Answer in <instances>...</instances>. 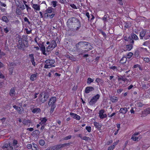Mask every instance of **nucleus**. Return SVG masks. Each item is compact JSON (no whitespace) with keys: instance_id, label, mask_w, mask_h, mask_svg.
Returning <instances> with one entry per match:
<instances>
[{"instance_id":"nucleus-11","label":"nucleus","mask_w":150,"mask_h":150,"mask_svg":"<svg viewBox=\"0 0 150 150\" xmlns=\"http://www.w3.org/2000/svg\"><path fill=\"white\" fill-rule=\"evenodd\" d=\"M38 74L37 73H35V74H32L30 78V80L32 81H34L37 79L38 76Z\"/></svg>"},{"instance_id":"nucleus-34","label":"nucleus","mask_w":150,"mask_h":150,"mask_svg":"<svg viewBox=\"0 0 150 150\" xmlns=\"http://www.w3.org/2000/svg\"><path fill=\"white\" fill-rule=\"evenodd\" d=\"M110 100L112 102H115L118 100L117 98L115 97H113L110 98Z\"/></svg>"},{"instance_id":"nucleus-8","label":"nucleus","mask_w":150,"mask_h":150,"mask_svg":"<svg viewBox=\"0 0 150 150\" xmlns=\"http://www.w3.org/2000/svg\"><path fill=\"white\" fill-rule=\"evenodd\" d=\"M150 114V108H146L142 112L141 117H145L147 115Z\"/></svg>"},{"instance_id":"nucleus-29","label":"nucleus","mask_w":150,"mask_h":150,"mask_svg":"<svg viewBox=\"0 0 150 150\" xmlns=\"http://www.w3.org/2000/svg\"><path fill=\"white\" fill-rule=\"evenodd\" d=\"M22 122L25 125H27L28 123H30V121L29 120H23Z\"/></svg>"},{"instance_id":"nucleus-35","label":"nucleus","mask_w":150,"mask_h":150,"mask_svg":"<svg viewBox=\"0 0 150 150\" xmlns=\"http://www.w3.org/2000/svg\"><path fill=\"white\" fill-rule=\"evenodd\" d=\"M82 139L83 140L85 141H90V140H91V139L90 137H86V136H83V138H82Z\"/></svg>"},{"instance_id":"nucleus-3","label":"nucleus","mask_w":150,"mask_h":150,"mask_svg":"<svg viewBox=\"0 0 150 150\" xmlns=\"http://www.w3.org/2000/svg\"><path fill=\"white\" fill-rule=\"evenodd\" d=\"M79 22L80 21L78 19L75 17H72L68 20L67 23L68 26H69L70 25H73V23H76V24H78Z\"/></svg>"},{"instance_id":"nucleus-33","label":"nucleus","mask_w":150,"mask_h":150,"mask_svg":"<svg viewBox=\"0 0 150 150\" xmlns=\"http://www.w3.org/2000/svg\"><path fill=\"white\" fill-rule=\"evenodd\" d=\"M2 20L3 21L5 22L6 23H7L8 22V20L7 17L5 16H4L2 17Z\"/></svg>"},{"instance_id":"nucleus-24","label":"nucleus","mask_w":150,"mask_h":150,"mask_svg":"<svg viewBox=\"0 0 150 150\" xmlns=\"http://www.w3.org/2000/svg\"><path fill=\"white\" fill-rule=\"evenodd\" d=\"M53 8L51 7H49L46 10V12H47L48 13H51L52 12Z\"/></svg>"},{"instance_id":"nucleus-47","label":"nucleus","mask_w":150,"mask_h":150,"mask_svg":"<svg viewBox=\"0 0 150 150\" xmlns=\"http://www.w3.org/2000/svg\"><path fill=\"white\" fill-rule=\"evenodd\" d=\"M131 139H133L134 141H136L137 140H138V138L137 137H135V136L132 135L131 137Z\"/></svg>"},{"instance_id":"nucleus-38","label":"nucleus","mask_w":150,"mask_h":150,"mask_svg":"<svg viewBox=\"0 0 150 150\" xmlns=\"http://www.w3.org/2000/svg\"><path fill=\"white\" fill-rule=\"evenodd\" d=\"M133 54L132 53L130 52L127 54L126 57L127 58L130 59L132 57Z\"/></svg>"},{"instance_id":"nucleus-62","label":"nucleus","mask_w":150,"mask_h":150,"mask_svg":"<svg viewBox=\"0 0 150 150\" xmlns=\"http://www.w3.org/2000/svg\"><path fill=\"white\" fill-rule=\"evenodd\" d=\"M144 60L146 62H149L150 61L149 59L148 58H144Z\"/></svg>"},{"instance_id":"nucleus-51","label":"nucleus","mask_w":150,"mask_h":150,"mask_svg":"<svg viewBox=\"0 0 150 150\" xmlns=\"http://www.w3.org/2000/svg\"><path fill=\"white\" fill-rule=\"evenodd\" d=\"M86 129L88 132H90L91 131V127L90 126H86Z\"/></svg>"},{"instance_id":"nucleus-57","label":"nucleus","mask_w":150,"mask_h":150,"mask_svg":"<svg viewBox=\"0 0 150 150\" xmlns=\"http://www.w3.org/2000/svg\"><path fill=\"white\" fill-rule=\"evenodd\" d=\"M4 31L6 33H7L9 31V30L8 28L7 27H6L5 28H4Z\"/></svg>"},{"instance_id":"nucleus-52","label":"nucleus","mask_w":150,"mask_h":150,"mask_svg":"<svg viewBox=\"0 0 150 150\" xmlns=\"http://www.w3.org/2000/svg\"><path fill=\"white\" fill-rule=\"evenodd\" d=\"M55 15V12H53V13L52 14H51V15H49V17L50 18H53L54 16V15Z\"/></svg>"},{"instance_id":"nucleus-16","label":"nucleus","mask_w":150,"mask_h":150,"mask_svg":"<svg viewBox=\"0 0 150 150\" xmlns=\"http://www.w3.org/2000/svg\"><path fill=\"white\" fill-rule=\"evenodd\" d=\"M132 48V45H127L125 46V47L124 50V51L127 50L129 51L131 50Z\"/></svg>"},{"instance_id":"nucleus-4","label":"nucleus","mask_w":150,"mask_h":150,"mask_svg":"<svg viewBox=\"0 0 150 150\" xmlns=\"http://www.w3.org/2000/svg\"><path fill=\"white\" fill-rule=\"evenodd\" d=\"M78 45L79 46V47H84L85 45L89 46V48H86L88 50H90L92 49V46L91 44L88 42H86L81 41L78 43Z\"/></svg>"},{"instance_id":"nucleus-37","label":"nucleus","mask_w":150,"mask_h":150,"mask_svg":"<svg viewBox=\"0 0 150 150\" xmlns=\"http://www.w3.org/2000/svg\"><path fill=\"white\" fill-rule=\"evenodd\" d=\"M16 13L18 15H20L21 14V11L20 10V8H17L16 9Z\"/></svg>"},{"instance_id":"nucleus-46","label":"nucleus","mask_w":150,"mask_h":150,"mask_svg":"<svg viewBox=\"0 0 150 150\" xmlns=\"http://www.w3.org/2000/svg\"><path fill=\"white\" fill-rule=\"evenodd\" d=\"M71 135H69L65 137L64 138V140H67L71 139Z\"/></svg>"},{"instance_id":"nucleus-50","label":"nucleus","mask_w":150,"mask_h":150,"mask_svg":"<svg viewBox=\"0 0 150 150\" xmlns=\"http://www.w3.org/2000/svg\"><path fill=\"white\" fill-rule=\"evenodd\" d=\"M122 80L124 81H125L127 80V79L124 78L123 76H121L120 78H119V80Z\"/></svg>"},{"instance_id":"nucleus-22","label":"nucleus","mask_w":150,"mask_h":150,"mask_svg":"<svg viewBox=\"0 0 150 150\" xmlns=\"http://www.w3.org/2000/svg\"><path fill=\"white\" fill-rule=\"evenodd\" d=\"M41 111V109L39 108H35L33 109L32 111V112L34 113L40 112Z\"/></svg>"},{"instance_id":"nucleus-9","label":"nucleus","mask_w":150,"mask_h":150,"mask_svg":"<svg viewBox=\"0 0 150 150\" xmlns=\"http://www.w3.org/2000/svg\"><path fill=\"white\" fill-rule=\"evenodd\" d=\"M18 41V43L17 45L18 48L20 49L23 48V46H25V45L24 44H23L22 38H19Z\"/></svg>"},{"instance_id":"nucleus-49","label":"nucleus","mask_w":150,"mask_h":150,"mask_svg":"<svg viewBox=\"0 0 150 150\" xmlns=\"http://www.w3.org/2000/svg\"><path fill=\"white\" fill-rule=\"evenodd\" d=\"M29 57L30 58V61L34 59V54H30Z\"/></svg>"},{"instance_id":"nucleus-12","label":"nucleus","mask_w":150,"mask_h":150,"mask_svg":"<svg viewBox=\"0 0 150 150\" xmlns=\"http://www.w3.org/2000/svg\"><path fill=\"white\" fill-rule=\"evenodd\" d=\"M94 90V88L92 86L87 87L85 89V92L86 93H88Z\"/></svg>"},{"instance_id":"nucleus-41","label":"nucleus","mask_w":150,"mask_h":150,"mask_svg":"<svg viewBox=\"0 0 150 150\" xmlns=\"http://www.w3.org/2000/svg\"><path fill=\"white\" fill-rule=\"evenodd\" d=\"M107 18V15H105L102 18V19L104 22H105L108 20Z\"/></svg>"},{"instance_id":"nucleus-21","label":"nucleus","mask_w":150,"mask_h":150,"mask_svg":"<svg viewBox=\"0 0 150 150\" xmlns=\"http://www.w3.org/2000/svg\"><path fill=\"white\" fill-rule=\"evenodd\" d=\"M127 42H128V43H127V44L128 43L133 44V43H134V41L132 39V37L131 35V36H129L128 37V40H127Z\"/></svg>"},{"instance_id":"nucleus-45","label":"nucleus","mask_w":150,"mask_h":150,"mask_svg":"<svg viewBox=\"0 0 150 150\" xmlns=\"http://www.w3.org/2000/svg\"><path fill=\"white\" fill-rule=\"evenodd\" d=\"M52 6L54 7H55L57 6V1H53L51 2Z\"/></svg>"},{"instance_id":"nucleus-19","label":"nucleus","mask_w":150,"mask_h":150,"mask_svg":"<svg viewBox=\"0 0 150 150\" xmlns=\"http://www.w3.org/2000/svg\"><path fill=\"white\" fill-rule=\"evenodd\" d=\"M61 147L60 144H57L52 146V150H58L60 149Z\"/></svg>"},{"instance_id":"nucleus-59","label":"nucleus","mask_w":150,"mask_h":150,"mask_svg":"<svg viewBox=\"0 0 150 150\" xmlns=\"http://www.w3.org/2000/svg\"><path fill=\"white\" fill-rule=\"evenodd\" d=\"M137 105L139 107H142L144 105V104L140 102L138 103L137 104Z\"/></svg>"},{"instance_id":"nucleus-44","label":"nucleus","mask_w":150,"mask_h":150,"mask_svg":"<svg viewBox=\"0 0 150 150\" xmlns=\"http://www.w3.org/2000/svg\"><path fill=\"white\" fill-rule=\"evenodd\" d=\"M33 134L35 135V136H38L40 134V131L39 130H36L34 131L33 132Z\"/></svg>"},{"instance_id":"nucleus-17","label":"nucleus","mask_w":150,"mask_h":150,"mask_svg":"<svg viewBox=\"0 0 150 150\" xmlns=\"http://www.w3.org/2000/svg\"><path fill=\"white\" fill-rule=\"evenodd\" d=\"M127 111V108L125 107L123 108H120L119 111L120 113L123 114H125Z\"/></svg>"},{"instance_id":"nucleus-60","label":"nucleus","mask_w":150,"mask_h":150,"mask_svg":"<svg viewBox=\"0 0 150 150\" xmlns=\"http://www.w3.org/2000/svg\"><path fill=\"white\" fill-rule=\"evenodd\" d=\"M149 44V41H146L144 42L143 44V45L144 46H147Z\"/></svg>"},{"instance_id":"nucleus-58","label":"nucleus","mask_w":150,"mask_h":150,"mask_svg":"<svg viewBox=\"0 0 150 150\" xmlns=\"http://www.w3.org/2000/svg\"><path fill=\"white\" fill-rule=\"evenodd\" d=\"M64 144L65 146L67 147L69 146L71 144H72V142H70V143H65Z\"/></svg>"},{"instance_id":"nucleus-48","label":"nucleus","mask_w":150,"mask_h":150,"mask_svg":"<svg viewBox=\"0 0 150 150\" xmlns=\"http://www.w3.org/2000/svg\"><path fill=\"white\" fill-rule=\"evenodd\" d=\"M39 40H40V39L37 36V37H36L35 38V39H34L35 42L38 45V46L39 47H40L39 44L38 42V41H39Z\"/></svg>"},{"instance_id":"nucleus-31","label":"nucleus","mask_w":150,"mask_h":150,"mask_svg":"<svg viewBox=\"0 0 150 150\" xmlns=\"http://www.w3.org/2000/svg\"><path fill=\"white\" fill-rule=\"evenodd\" d=\"M18 109L17 110V111L18 113L20 114H22L23 111V108L22 107H18Z\"/></svg>"},{"instance_id":"nucleus-26","label":"nucleus","mask_w":150,"mask_h":150,"mask_svg":"<svg viewBox=\"0 0 150 150\" xmlns=\"http://www.w3.org/2000/svg\"><path fill=\"white\" fill-rule=\"evenodd\" d=\"M131 35L133 40L134 39L135 40H137L139 39V38L138 36L136 34L134 33L132 34Z\"/></svg>"},{"instance_id":"nucleus-61","label":"nucleus","mask_w":150,"mask_h":150,"mask_svg":"<svg viewBox=\"0 0 150 150\" xmlns=\"http://www.w3.org/2000/svg\"><path fill=\"white\" fill-rule=\"evenodd\" d=\"M70 6L73 8L77 9V7L74 4H71L70 5Z\"/></svg>"},{"instance_id":"nucleus-14","label":"nucleus","mask_w":150,"mask_h":150,"mask_svg":"<svg viewBox=\"0 0 150 150\" xmlns=\"http://www.w3.org/2000/svg\"><path fill=\"white\" fill-rule=\"evenodd\" d=\"M9 95L11 97H13L15 96L16 95V91L14 88H11L10 91Z\"/></svg>"},{"instance_id":"nucleus-1","label":"nucleus","mask_w":150,"mask_h":150,"mask_svg":"<svg viewBox=\"0 0 150 150\" xmlns=\"http://www.w3.org/2000/svg\"><path fill=\"white\" fill-rule=\"evenodd\" d=\"M12 144L10 143L8 144H5L3 146L2 148L4 149L8 150H14L15 148H13V146L15 148H18L19 147V145L17 140L13 139Z\"/></svg>"},{"instance_id":"nucleus-36","label":"nucleus","mask_w":150,"mask_h":150,"mask_svg":"<svg viewBox=\"0 0 150 150\" xmlns=\"http://www.w3.org/2000/svg\"><path fill=\"white\" fill-rule=\"evenodd\" d=\"M40 120L41 123H43V124H45L47 121V119L46 118V117H44L43 118H42V119H41Z\"/></svg>"},{"instance_id":"nucleus-23","label":"nucleus","mask_w":150,"mask_h":150,"mask_svg":"<svg viewBox=\"0 0 150 150\" xmlns=\"http://www.w3.org/2000/svg\"><path fill=\"white\" fill-rule=\"evenodd\" d=\"M127 60V58L126 57H124L122 58L120 61V63L121 64H124L125 63Z\"/></svg>"},{"instance_id":"nucleus-27","label":"nucleus","mask_w":150,"mask_h":150,"mask_svg":"<svg viewBox=\"0 0 150 150\" xmlns=\"http://www.w3.org/2000/svg\"><path fill=\"white\" fill-rule=\"evenodd\" d=\"M94 126L98 129L100 128L101 127V125L99 124V123L96 122H94Z\"/></svg>"},{"instance_id":"nucleus-64","label":"nucleus","mask_w":150,"mask_h":150,"mask_svg":"<svg viewBox=\"0 0 150 150\" xmlns=\"http://www.w3.org/2000/svg\"><path fill=\"white\" fill-rule=\"evenodd\" d=\"M114 148V146H111L108 147V150H113Z\"/></svg>"},{"instance_id":"nucleus-54","label":"nucleus","mask_w":150,"mask_h":150,"mask_svg":"<svg viewBox=\"0 0 150 150\" xmlns=\"http://www.w3.org/2000/svg\"><path fill=\"white\" fill-rule=\"evenodd\" d=\"M102 81V79L99 78H97L96 79V81L98 83H99V82H101Z\"/></svg>"},{"instance_id":"nucleus-53","label":"nucleus","mask_w":150,"mask_h":150,"mask_svg":"<svg viewBox=\"0 0 150 150\" xmlns=\"http://www.w3.org/2000/svg\"><path fill=\"white\" fill-rule=\"evenodd\" d=\"M76 26H78L76 27V30H78L81 27V24L80 23V22H79V24H76Z\"/></svg>"},{"instance_id":"nucleus-13","label":"nucleus","mask_w":150,"mask_h":150,"mask_svg":"<svg viewBox=\"0 0 150 150\" xmlns=\"http://www.w3.org/2000/svg\"><path fill=\"white\" fill-rule=\"evenodd\" d=\"M146 30L143 29L142 31L140 32L139 36L141 39H143V37L145 36V34L146 33Z\"/></svg>"},{"instance_id":"nucleus-10","label":"nucleus","mask_w":150,"mask_h":150,"mask_svg":"<svg viewBox=\"0 0 150 150\" xmlns=\"http://www.w3.org/2000/svg\"><path fill=\"white\" fill-rule=\"evenodd\" d=\"M71 116L77 120H79L80 119V116L76 114L73 112H71L70 114Z\"/></svg>"},{"instance_id":"nucleus-5","label":"nucleus","mask_w":150,"mask_h":150,"mask_svg":"<svg viewBox=\"0 0 150 150\" xmlns=\"http://www.w3.org/2000/svg\"><path fill=\"white\" fill-rule=\"evenodd\" d=\"M99 98L100 95L98 94L94 96L90 101L89 103V104L90 105H93L95 104Z\"/></svg>"},{"instance_id":"nucleus-39","label":"nucleus","mask_w":150,"mask_h":150,"mask_svg":"<svg viewBox=\"0 0 150 150\" xmlns=\"http://www.w3.org/2000/svg\"><path fill=\"white\" fill-rule=\"evenodd\" d=\"M130 24H131L129 22L126 23L125 24L124 26L126 28H128L130 27Z\"/></svg>"},{"instance_id":"nucleus-42","label":"nucleus","mask_w":150,"mask_h":150,"mask_svg":"<svg viewBox=\"0 0 150 150\" xmlns=\"http://www.w3.org/2000/svg\"><path fill=\"white\" fill-rule=\"evenodd\" d=\"M39 144L41 146H43L45 143V142L44 140L42 139L40 140L39 141Z\"/></svg>"},{"instance_id":"nucleus-28","label":"nucleus","mask_w":150,"mask_h":150,"mask_svg":"<svg viewBox=\"0 0 150 150\" xmlns=\"http://www.w3.org/2000/svg\"><path fill=\"white\" fill-rule=\"evenodd\" d=\"M50 44L53 48H55L57 46L56 43L54 40H52Z\"/></svg>"},{"instance_id":"nucleus-18","label":"nucleus","mask_w":150,"mask_h":150,"mask_svg":"<svg viewBox=\"0 0 150 150\" xmlns=\"http://www.w3.org/2000/svg\"><path fill=\"white\" fill-rule=\"evenodd\" d=\"M45 62L46 64L52 65L55 62V61L53 59H47L45 61Z\"/></svg>"},{"instance_id":"nucleus-55","label":"nucleus","mask_w":150,"mask_h":150,"mask_svg":"<svg viewBox=\"0 0 150 150\" xmlns=\"http://www.w3.org/2000/svg\"><path fill=\"white\" fill-rule=\"evenodd\" d=\"M25 30H26V33L27 34H30L31 33V31H32V30H29L27 28H25Z\"/></svg>"},{"instance_id":"nucleus-15","label":"nucleus","mask_w":150,"mask_h":150,"mask_svg":"<svg viewBox=\"0 0 150 150\" xmlns=\"http://www.w3.org/2000/svg\"><path fill=\"white\" fill-rule=\"evenodd\" d=\"M73 41L74 40H73L71 38H69L66 40V44L69 46H71V45H72Z\"/></svg>"},{"instance_id":"nucleus-6","label":"nucleus","mask_w":150,"mask_h":150,"mask_svg":"<svg viewBox=\"0 0 150 150\" xmlns=\"http://www.w3.org/2000/svg\"><path fill=\"white\" fill-rule=\"evenodd\" d=\"M56 101V98L55 97H52L51 98L48 103V105L49 106L55 105V103Z\"/></svg>"},{"instance_id":"nucleus-30","label":"nucleus","mask_w":150,"mask_h":150,"mask_svg":"<svg viewBox=\"0 0 150 150\" xmlns=\"http://www.w3.org/2000/svg\"><path fill=\"white\" fill-rule=\"evenodd\" d=\"M94 79L90 78H88L87 79V83L88 84H90L91 83L93 82Z\"/></svg>"},{"instance_id":"nucleus-56","label":"nucleus","mask_w":150,"mask_h":150,"mask_svg":"<svg viewBox=\"0 0 150 150\" xmlns=\"http://www.w3.org/2000/svg\"><path fill=\"white\" fill-rule=\"evenodd\" d=\"M33 144L32 145L30 144H28L27 145V148L28 149H32Z\"/></svg>"},{"instance_id":"nucleus-7","label":"nucleus","mask_w":150,"mask_h":150,"mask_svg":"<svg viewBox=\"0 0 150 150\" xmlns=\"http://www.w3.org/2000/svg\"><path fill=\"white\" fill-rule=\"evenodd\" d=\"M98 113L100 119H103L107 117V115L105 113V110L103 109H102L100 110Z\"/></svg>"},{"instance_id":"nucleus-32","label":"nucleus","mask_w":150,"mask_h":150,"mask_svg":"<svg viewBox=\"0 0 150 150\" xmlns=\"http://www.w3.org/2000/svg\"><path fill=\"white\" fill-rule=\"evenodd\" d=\"M32 149L33 150H38L37 145L35 143H33Z\"/></svg>"},{"instance_id":"nucleus-40","label":"nucleus","mask_w":150,"mask_h":150,"mask_svg":"<svg viewBox=\"0 0 150 150\" xmlns=\"http://www.w3.org/2000/svg\"><path fill=\"white\" fill-rule=\"evenodd\" d=\"M51 108L50 111V113H52L54 110V109L56 107V105L50 106Z\"/></svg>"},{"instance_id":"nucleus-2","label":"nucleus","mask_w":150,"mask_h":150,"mask_svg":"<svg viewBox=\"0 0 150 150\" xmlns=\"http://www.w3.org/2000/svg\"><path fill=\"white\" fill-rule=\"evenodd\" d=\"M49 97V94L47 91H43L41 93L39 97L40 101L42 103H45Z\"/></svg>"},{"instance_id":"nucleus-43","label":"nucleus","mask_w":150,"mask_h":150,"mask_svg":"<svg viewBox=\"0 0 150 150\" xmlns=\"http://www.w3.org/2000/svg\"><path fill=\"white\" fill-rule=\"evenodd\" d=\"M24 20L25 22L27 23L29 25H30L31 24L30 22L29 21L27 17H25L24 18Z\"/></svg>"},{"instance_id":"nucleus-25","label":"nucleus","mask_w":150,"mask_h":150,"mask_svg":"<svg viewBox=\"0 0 150 150\" xmlns=\"http://www.w3.org/2000/svg\"><path fill=\"white\" fill-rule=\"evenodd\" d=\"M32 7L36 10L39 11L40 10V6L37 4H33V5Z\"/></svg>"},{"instance_id":"nucleus-20","label":"nucleus","mask_w":150,"mask_h":150,"mask_svg":"<svg viewBox=\"0 0 150 150\" xmlns=\"http://www.w3.org/2000/svg\"><path fill=\"white\" fill-rule=\"evenodd\" d=\"M41 50L43 54L44 55H46V54L45 53V46L43 44L41 45L40 47Z\"/></svg>"},{"instance_id":"nucleus-63","label":"nucleus","mask_w":150,"mask_h":150,"mask_svg":"<svg viewBox=\"0 0 150 150\" xmlns=\"http://www.w3.org/2000/svg\"><path fill=\"white\" fill-rule=\"evenodd\" d=\"M49 15L48 14V13L47 12H46V13H45L44 14V16L46 18H47L49 17Z\"/></svg>"}]
</instances>
